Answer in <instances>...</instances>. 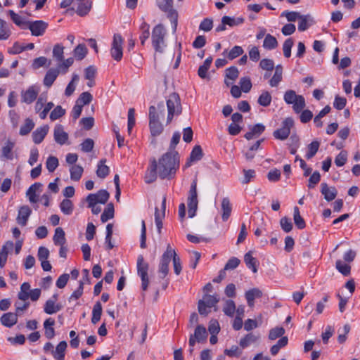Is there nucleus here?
I'll return each instance as SVG.
<instances>
[{
    "label": "nucleus",
    "instance_id": "obj_1",
    "mask_svg": "<svg viewBox=\"0 0 360 360\" xmlns=\"http://www.w3.org/2000/svg\"><path fill=\"white\" fill-rule=\"evenodd\" d=\"M179 167V156L176 151L167 152L157 162L158 174L160 179H171Z\"/></svg>",
    "mask_w": 360,
    "mask_h": 360
},
{
    "label": "nucleus",
    "instance_id": "obj_2",
    "mask_svg": "<svg viewBox=\"0 0 360 360\" xmlns=\"http://www.w3.org/2000/svg\"><path fill=\"white\" fill-rule=\"evenodd\" d=\"M166 103L167 107V124H169L172 121L174 116H178L181 114L182 106L180 97L176 93H172L169 95Z\"/></svg>",
    "mask_w": 360,
    "mask_h": 360
},
{
    "label": "nucleus",
    "instance_id": "obj_3",
    "mask_svg": "<svg viewBox=\"0 0 360 360\" xmlns=\"http://www.w3.org/2000/svg\"><path fill=\"white\" fill-rule=\"evenodd\" d=\"M167 32L162 24L155 25L151 34L152 45L156 52L162 53L166 46L165 38Z\"/></svg>",
    "mask_w": 360,
    "mask_h": 360
},
{
    "label": "nucleus",
    "instance_id": "obj_4",
    "mask_svg": "<svg viewBox=\"0 0 360 360\" xmlns=\"http://www.w3.org/2000/svg\"><path fill=\"white\" fill-rule=\"evenodd\" d=\"M156 4L163 12L167 13V18L171 21L173 32H176L178 25V13L173 8V0H156Z\"/></svg>",
    "mask_w": 360,
    "mask_h": 360
},
{
    "label": "nucleus",
    "instance_id": "obj_5",
    "mask_svg": "<svg viewBox=\"0 0 360 360\" xmlns=\"http://www.w3.org/2000/svg\"><path fill=\"white\" fill-rule=\"evenodd\" d=\"M283 100L287 104L292 105V109L295 113H300L306 106L304 96L297 94L294 90L286 91Z\"/></svg>",
    "mask_w": 360,
    "mask_h": 360
},
{
    "label": "nucleus",
    "instance_id": "obj_6",
    "mask_svg": "<svg viewBox=\"0 0 360 360\" xmlns=\"http://www.w3.org/2000/svg\"><path fill=\"white\" fill-rule=\"evenodd\" d=\"M219 302V297L217 294L211 295L205 293L202 300L198 303V312L200 315L207 316L210 312V309Z\"/></svg>",
    "mask_w": 360,
    "mask_h": 360
},
{
    "label": "nucleus",
    "instance_id": "obj_7",
    "mask_svg": "<svg viewBox=\"0 0 360 360\" xmlns=\"http://www.w3.org/2000/svg\"><path fill=\"white\" fill-rule=\"evenodd\" d=\"M148 118L149 127L151 135L153 136H158L160 135L164 130V127L162 124L159 121V114L157 112L155 106H150Z\"/></svg>",
    "mask_w": 360,
    "mask_h": 360
},
{
    "label": "nucleus",
    "instance_id": "obj_8",
    "mask_svg": "<svg viewBox=\"0 0 360 360\" xmlns=\"http://www.w3.org/2000/svg\"><path fill=\"white\" fill-rule=\"evenodd\" d=\"M137 274L141 280V289L143 291H146L149 285V278L148 271L149 269V264L144 259L143 255H140L137 258Z\"/></svg>",
    "mask_w": 360,
    "mask_h": 360
},
{
    "label": "nucleus",
    "instance_id": "obj_9",
    "mask_svg": "<svg viewBox=\"0 0 360 360\" xmlns=\"http://www.w3.org/2000/svg\"><path fill=\"white\" fill-rule=\"evenodd\" d=\"M207 338V333L205 327L202 325H198L195 329L194 333L190 335L189 338V353L191 354L193 352V347L196 342L203 343L205 342Z\"/></svg>",
    "mask_w": 360,
    "mask_h": 360
},
{
    "label": "nucleus",
    "instance_id": "obj_10",
    "mask_svg": "<svg viewBox=\"0 0 360 360\" xmlns=\"http://www.w3.org/2000/svg\"><path fill=\"white\" fill-rule=\"evenodd\" d=\"M198 204L197 179L195 178L191 183L189 195L188 197V214L189 217L192 218L195 215Z\"/></svg>",
    "mask_w": 360,
    "mask_h": 360
},
{
    "label": "nucleus",
    "instance_id": "obj_11",
    "mask_svg": "<svg viewBox=\"0 0 360 360\" xmlns=\"http://www.w3.org/2000/svg\"><path fill=\"white\" fill-rule=\"evenodd\" d=\"M124 39L121 34H115L113 40L111 44L110 55L112 58L116 61H120L123 56V45Z\"/></svg>",
    "mask_w": 360,
    "mask_h": 360
},
{
    "label": "nucleus",
    "instance_id": "obj_12",
    "mask_svg": "<svg viewBox=\"0 0 360 360\" xmlns=\"http://www.w3.org/2000/svg\"><path fill=\"white\" fill-rule=\"evenodd\" d=\"M293 125L294 120L292 117L285 118L282 122V127L274 131V138L279 140L286 139L289 136Z\"/></svg>",
    "mask_w": 360,
    "mask_h": 360
},
{
    "label": "nucleus",
    "instance_id": "obj_13",
    "mask_svg": "<svg viewBox=\"0 0 360 360\" xmlns=\"http://www.w3.org/2000/svg\"><path fill=\"white\" fill-rule=\"evenodd\" d=\"M48 24L43 20H35L28 22L27 28H28L33 36H41L45 32Z\"/></svg>",
    "mask_w": 360,
    "mask_h": 360
},
{
    "label": "nucleus",
    "instance_id": "obj_14",
    "mask_svg": "<svg viewBox=\"0 0 360 360\" xmlns=\"http://www.w3.org/2000/svg\"><path fill=\"white\" fill-rule=\"evenodd\" d=\"M109 193L106 190H99L96 193H90L87 195L86 200L90 201L91 204H105L109 199Z\"/></svg>",
    "mask_w": 360,
    "mask_h": 360
},
{
    "label": "nucleus",
    "instance_id": "obj_15",
    "mask_svg": "<svg viewBox=\"0 0 360 360\" xmlns=\"http://www.w3.org/2000/svg\"><path fill=\"white\" fill-rule=\"evenodd\" d=\"M39 89L34 86H30L26 91H22V102L27 104L32 103L37 97Z\"/></svg>",
    "mask_w": 360,
    "mask_h": 360
},
{
    "label": "nucleus",
    "instance_id": "obj_16",
    "mask_svg": "<svg viewBox=\"0 0 360 360\" xmlns=\"http://www.w3.org/2000/svg\"><path fill=\"white\" fill-rule=\"evenodd\" d=\"M157 161L155 158L150 160V167L148 169L145 174V182L146 184H151L157 179L158 175Z\"/></svg>",
    "mask_w": 360,
    "mask_h": 360
},
{
    "label": "nucleus",
    "instance_id": "obj_17",
    "mask_svg": "<svg viewBox=\"0 0 360 360\" xmlns=\"http://www.w3.org/2000/svg\"><path fill=\"white\" fill-rule=\"evenodd\" d=\"M53 136L55 141L60 145L65 144L68 139V134L64 131V128L61 124H56L55 126Z\"/></svg>",
    "mask_w": 360,
    "mask_h": 360
},
{
    "label": "nucleus",
    "instance_id": "obj_18",
    "mask_svg": "<svg viewBox=\"0 0 360 360\" xmlns=\"http://www.w3.org/2000/svg\"><path fill=\"white\" fill-rule=\"evenodd\" d=\"M31 213L32 210L28 205L21 206L18 210V217L16 218L18 224L22 226H25L27 224Z\"/></svg>",
    "mask_w": 360,
    "mask_h": 360
},
{
    "label": "nucleus",
    "instance_id": "obj_19",
    "mask_svg": "<svg viewBox=\"0 0 360 360\" xmlns=\"http://www.w3.org/2000/svg\"><path fill=\"white\" fill-rule=\"evenodd\" d=\"M93 0H84L73 6L76 8V13L79 16L87 15L92 8Z\"/></svg>",
    "mask_w": 360,
    "mask_h": 360
},
{
    "label": "nucleus",
    "instance_id": "obj_20",
    "mask_svg": "<svg viewBox=\"0 0 360 360\" xmlns=\"http://www.w3.org/2000/svg\"><path fill=\"white\" fill-rule=\"evenodd\" d=\"M321 193L323 195L325 200L328 202L334 200L338 195V191L335 187H329L326 183H321Z\"/></svg>",
    "mask_w": 360,
    "mask_h": 360
},
{
    "label": "nucleus",
    "instance_id": "obj_21",
    "mask_svg": "<svg viewBox=\"0 0 360 360\" xmlns=\"http://www.w3.org/2000/svg\"><path fill=\"white\" fill-rule=\"evenodd\" d=\"M18 316L16 313H4L0 318L1 323L5 327L11 328L17 323Z\"/></svg>",
    "mask_w": 360,
    "mask_h": 360
},
{
    "label": "nucleus",
    "instance_id": "obj_22",
    "mask_svg": "<svg viewBox=\"0 0 360 360\" xmlns=\"http://www.w3.org/2000/svg\"><path fill=\"white\" fill-rule=\"evenodd\" d=\"M49 127L48 125L37 128L32 133V140L35 144L41 143L49 132Z\"/></svg>",
    "mask_w": 360,
    "mask_h": 360
},
{
    "label": "nucleus",
    "instance_id": "obj_23",
    "mask_svg": "<svg viewBox=\"0 0 360 360\" xmlns=\"http://www.w3.org/2000/svg\"><path fill=\"white\" fill-rule=\"evenodd\" d=\"M259 339V334L249 333L240 340L239 345L242 349H245L248 347L250 345L256 343Z\"/></svg>",
    "mask_w": 360,
    "mask_h": 360
},
{
    "label": "nucleus",
    "instance_id": "obj_24",
    "mask_svg": "<svg viewBox=\"0 0 360 360\" xmlns=\"http://www.w3.org/2000/svg\"><path fill=\"white\" fill-rule=\"evenodd\" d=\"M203 157V152L200 146H195L190 154L189 159L186 162L185 167H188L193 162L200 160Z\"/></svg>",
    "mask_w": 360,
    "mask_h": 360
},
{
    "label": "nucleus",
    "instance_id": "obj_25",
    "mask_svg": "<svg viewBox=\"0 0 360 360\" xmlns=\"http://www.w3.org/2000/svg\"><path fill=\"white\" fill-rule=\"evenodd\" d=\"M262 296V292L257 288H254L246 291L245 294V299L250 307H252L254 306L255 298H260Z\"/></svg>",
    "mask_w": 360,
    "mask_h": 360
},
{
    "label": "nucleus",
    "instance_id": "obj_26",
    "mask_svg": "<svg viewBox=\"0 0 360 360\" xmlns=\"http://www.w3.org/2000/svg\"><path fill=\"white\" fill-rule=\"evenodd\" d=\"M15 146V142L11 140H7L4 146L1 148V159L2 160H13V149Z\"/></svg>",
    "mask_w": 360,
    "mask_h": 360
},
{
    "label": "nucleus",
    "instance_id": "obj_27",
    "mask_svg": "<svg viewBox=\"0 0 360 360\" xmlns=\"http://www.w3.org/2000/svg\"><path fill=\"white\" fill-rule=\"evenodd\" d=\"M239 71L235 66H231L226 70V77L224 83L226 86H230L238 77Z\"/></svg>",
    "mask_w": 360,
    "mask_h": 360
},
{
    "label": "nucleus",
    "instance_id": "obj_28",
    "mask_svg": "<svg viewBox=\"0 0 360 360\" xmlns=\"http://www.w3.org/2000/svg\"><path fill=\"white\" fill-rule=\"evenodd\" d=\"M265 130V126L262 124H256L250 127V131L245 134V138L248 140L252 139L262 134Z\"/></svg>",
    "mask_w": 360,
    "mask_h": 360
},
{
    "label": "nucleus",
    "instance_id": "obj_29",
    "mask_svg": "<svg viewBox=\"0 0 360 360\" xmlns=\"http://www.w3.org/2000/svg\"><path fill=\"white\" fill-rule=\"evenodd\" d=\"M60 72L57 68H50L46 73L44 78V84L47 87H51L56 79Z\"/></svg>",
    "mask_w": 360,
    "mask_h": 360
},
{
    "label": "nucleus",
    "instance_id": "obj_30",
    "mask_svg": "<svg viewBox=\"0 0 360 360\" xmlns=\"http://www.w3.org/2000/svg\"><path fill=\"white\" fill-rule=\"evenodd\" d=\"M60 304H56L55 300L51 299L48 300L44 306V311L47 314H53L62 309Z\"/></svg>",
    "mask_w": 360,
    "mask_h": 360
},
{
    "label": "nucleus",
    "instance_id": "obj_31",
    "mask_svg": "<svg viewBox=\"0 0 360 360\" xmlns=\"http://www.w3.org/2000/svg\"><path fill=\"white\" fill-rule=\"evenodd\" d=\"M221 218L224 221H226L231 216L232 206L229 198H224L221 200Z\"/></svg>",
    "mask_w": 360,
    "mask_h": 360
},
{
    "label": "nucleus",
    "instance_id": "obj_32",
    "mask_svg": "<svg viewBox=\"0 0 360 360\" xmlns=\"http://www.w3.org/2000/svg\"><path fill=\"white\" fill-rule=\"evenodd\" d=\"M55 325V321L52 318H48L44 322V335L46 338L51 340L55 336V330L53 326Z\"/></svg>",
    "mask_w": 360,
    "mask_h": 360
},
{
    "label": "nucleus",
    "instance_id": "obj_33",
    "mask_svg": "<svg viewBox=\"0 0 360 360\" xmlns=\"http://www.w3.org/2000/svg\"><path fill=\"white\" fill-rule=\"evenodd\" d=\"M298 20V30L300 32L307 30L314 22L309 15H301Z\"/></svg>",
    "mask_w": 360,
    "mask_h": 360
},
{
    "label": "nucleus",
    "instance_id": "obj_34",
    "mask_svg": "<svg viewBox=\"0 0 360 360\" xmlns=\"http://www.w3.org/2000/svg\"><path fill=\"white\" fill-rule=\"evenodd\" d=\"M175 255H176L175 250L172 248L169 244L167 245L165 252L161 257L160 264L169 266L171 259H173Z\"/></svg>",
    "mask_w": 360,
    "mask_h": 360
},
{
    "label": "nucleus",
    "instance_id": "obj_35",
    "mask_svg": "<svg viewBox=\"0 0 360 360\" xmlns=\"http://www.w3.org/2000/svg\"><path fill=\"white\" fill-rule=\"evenodd\" d=\"M106 160L101 159L97 166L96 175L101 179L105 178L110 172V168L105 165Z\"/></svg>",
    "mask_w": 360,
    "mask_h": 360
},
{
    "label": "nucleus",
    "instance_id": "obj_36",
    "mask_svg": "<svg viewBox=\"0 0 360 360\" xmlns=\"http://www.w3.org/2000/svg\"><path fill=\"white\" fill-rule=\"evenodd\" d=\"M60 211L65 215H71L74 210V205L72 200L65 198L60 203Z\"/></svg>",
    "mask_w": 360,
    "mask_h": 360
},
{
    "label": "nucleus",
    "instance_id": "obj_37",
    "mask_svg": "<svg viewBox=\"0 0 360 360\" xmlns=\"http://www.w3.org/2000/svg\"><path fill=\"white\" fill-rule=\"evenodd\" d=\"M212 62V58L209 57L206 58L203 64L199 67L198 70V75L200 78L205 79L207 77V71L210 68Z\"/></svg>",
    "mask_w": 360,
    "mask_h": 360
},
{
    "label": "nucleus",
    "instance_id": "obj_38",
    "mask_svg": "<svg viewBox=\"0 0 360 360\" xmlns=\"http://www.w3.org/2000/svg\"><path fill=\"white\" fill-rule=\"evenodd\" d=\"M141 34L139 36V39L141 41V45H144L145 41L149 38L150 36V25L143 21L139 27Z\"/></svg>",
    "mask_w": 360,
    "mask_h": 360
},
{
    "label": "nucleus",
    "instance_id": "obj_39",
    "mask_svg": "<svg viewBox=\"0 0 360 360\" xmlns=\"http://www.w3.org/2000/svg\"><path fill=\"white\" fill-rule=\"evenodd\" d=\"M65 234L63 229L58 227L55 230V233L53 238V243L56 245H65L66 242Z\"/></svg>",
    "mask_w": 360,
    "mask_h": 360
},
{
    "label": "nucleus",
    "instance_id": "obj_40",
    "mask_svg": "<svg viewBox=\"0 0 360 360\" xmlns=\"http://www.w3.org/2000/svg\"><path fill=\"white\" fill-rule=\"evenodd\" d=\"M8 13L11 16V20L16 25L20 27L22 29L27 28L28 21H25L22 17L15 13L12 10H9Z\"/></svg>",
    "mask_w": 360,
    "mask_h": 360
},
{
    "label": "nucleus",
    "instance_id": "obj_41",
    "mask_svg": "<svg viewBox=\"0 0 360 360\" xmlns=\"http://www.w3.org/2000/svg\"><path fill=\"white\" fill-rule=\"evenodd\" d=\"M42 186L41 183L37 182L31 185L26 192V195L28 197L31 202H36L37 201L36 192Z\"/></svg>",
    "mask_w": 360,
    "mask_h": 360
},
{
    "label": "nucleus",
    "instance_id": "obj_42",
    "mask_svg": "<svg viewBox=\"0 0 360 360\" xmlns=\"http://www.w3.org/2000/svg\"><path fill=\"white\" fill-rule=\"evenodd\" d=\"M278 41L275 37L270 34H267L265 36L263 47L267 50H272L278 46Z\"/></svg>",
    "mask_w": 360,
    "mask_h": 360
},
{
    "label": "nucleus",
    "instance_id": "obj_43",
    "mask_svg": "<svg viewBox=\"0 0 360 360\" xmlns=\"http://www.w3.org/2000/svg\"><path fill=\"white\" fill-rule=\"evenodd\" d=\"M243 53L244 51L241 46H234L229 52L227 51V50H225L223 52V55L225 56L226 54V57L229 60H232L236 58L237 57L243 55Z\"/></svg>",
    "mask_w": 360,
    "mask_h": 360
},
{
    "label": "nucleus",
    "instance_id": "obj_44",
    "mask_svg": "<svg viewBox=\"0 0 360 360\" xmlns=\"http://www.w3.org/2000/svg\"><path fill=\"white\" fill-rule=\"evenodd\" d=\"M244 262L246 266L251 269L254 273L257 271V260L256 258L253 257L251 252H247L244 256Z\"/></svg>",
    "mask_w": 360,
    "mask_h": 360
},
{
    "label": "nucleus",
    "instance_id": "obj_45",
    "mask_svg": "<svg viewBox=\"0 0 360 360\" xmlns=\"http://www.w3.org/2000/svg\"><path fill=\"white\" fill-rule=\"evenodd\" d=\"M34 122L30 118H27L24 124L20 127L19 134L21 136H26L29 134L34 127Z\"/></svg>",
    "mask_w": 360,
    "mask_h": 360
},
{
    "label": "nucleus",
    "instance_id": "obj_46",
    "mask_svg": "<svg viewBox=\"0 0 360 360\" xmlns=\"http://www.w3.org/2000/svg\"><path fill=\"white\" fill-rule=\"evenodd\" d=\"M102 315V305L100 302H96L92 310L91 323L96 324L101 319Z\"/></svg>",
    "mask_w": 360,
    "mask_h": 360
},
{
    "label": "nucleus",
    "instance_id": "obj_47",
    "mask_svg": "<svg viewBox=\"0 0 360 360\" xmlns=\"http://www.w3.org/2000/svg\"><path fill=\"white\" fill-rule=\"evenodd\" d=\"M331 110V108L330 105L325 106L317 115L315 116L314 118V123L315 126L318 128H320L323 126V122L321 121V118L323 117L325 115L328 114Z\"/></svg>",
    "mask_w": 360,
    "mask_h": 360
},
{
    "label": "nucleus",
    "instance_id": "obj_48",
    "mask_svg": "<svg viewBox=\"0 0 360 360\" xmlns=\"http://www.w3.org/2000/svg\"><path fill=\"white\" fill-rule=\"evenodd\" d=\"M30 285L27 282L23 283L20 286V291L18 294L19 300L25 302L29 299Z\"/></svg>",
    "mask_w": 360,
    "mask_h": 360
},
{
    "label": "nucleus",
    "instance_id": "obj_49",
    "mask_svg": "<svg viewBox=\"0 0 360 360\" xmlns=\"http://www.w3.org/2000/svg\"><path fill=\"white\" fill-rule=\"evenodd\" d=\"M114 217V206L112 203H109L105 208L101 216V220L103 223L106 222Z\"/></svg>",
    "mask_w": 360,
    "mask_h": 360
},
{
    "label": "nucleus",
    "instance_id": "obj_50",
    "mask_svg": "<svg viewBox=\"0 0 360 360\" xmlns=\"http://www.w3.org/2000/svg\"><path fill=\"white\" fill-rule=\"evenodd\" d=\"M83 167L79 165H72L70 169V178L73 181H79L83 173Z\"/></svg>",
    "mask_w": 360,
    "mask_h": 360
},
{
    "label": "nucleus",
    "instance_id": "obj_51",
    "mask_svg": "<svg viewBox=\"0 0 360 360\" xmlns=\"http://www.w3.org/2000/svg\"><path fill=\"white\" fill-rule=\"evenodd\" d=\"M271 94L267 91H264L259 96L257 102L260 105L267 107L271 104Z\"/></svg>",
    "mask_w": 360,
    "mask_h": 360
},
{
    "label": "nucleus",
    "instance_id": "obj_52",
    "mask_svg": "<svg viewBox=\"0 0 360 360\" xmlns=\"http://www.w3.org/2000/svg\"><path fill=\"white\" fill-rule=\"evenodd\" d=\"M288 339L287 337L281 338L276 342V344L271 347V354L274 356L276 355L278 353L281 348L284 347L288 345Z\"/></svg>",
    "mask_w": 360,
    "mask_h": 360
},
{
    "label": "nucleus",
    "instance_id": "obj_53",
    "mask_svg": "<svg viewBox=\"0 0 360 360\" xmlns=\"http://www.w3.org/2000/svg\"><path fill=\"white\" fill-rule=\"evenodd\" d=\"M293 215H294L293 216L294 222H295L296 226L299 229H303L305 227L306 224H305L304 219L301 217V215L300 214L299 208L297 207H294V214Z\"/></svg>",
    "mask_w": 360,
    "mask_h": 360
},
{
    "label": "nucleus",
    "instance_id": "obj_54",
    "mask_svg": "<svg viewBox=\"0 0 360 360\" xmlns=\"http://www.w3.org/2000/svg\"><path fill=\"white\" fill-rule=\"evenodd\" d=\"M319 146L320 143L318 141H314L309 144L307 147L308 151L305 155L306 158L308 160L312 158L317 153Z\"/></svg>",
    "mask_w": 360,
    "mask_h": 360
},
{
    "label": "nucleus",
    "instance_id": "obj_55",
    "mask_svg": "<svg viewBox=\"0 0 360 360\" xmlns=\"http://www.w3.org/2000/svg\"><path fill=\"white\" fill-rule=\"evenodd\" d=\"M166 209V197L165 196L162 199L161 207H155V221L162 220L165 218Z\"/></svg>",
    "mask_w": 360,
    "mask_h": 360
},
{
    "label": "nucleus",
    "instance_id": "obj_56",
    "mask_svg": "<svg viewBox=\"0 0 360 360\" xmlns=\"http://www.w3.org/2000/svg\"><path fill=\"white\" fill-rule=\"evenodd\" d=\"M223 311L226 316L232 317L236 311L235 302L231 300H226L223 308Z\"/></svg>",
    "mask_w": 360,
    "mask_h": 360
},
{
    "label": "nucleus",
    "instance_id": "obj_57",
    "mask_svg": "<svg viewBox=\"0 0 360 360\" xmlns=\"http://www.w3.org/2000/svg\"><path fill=\"white\" fill-rule=\"evenodd\" d=\"M86 54L87 49L84 44H79L75 47L74 50V55L75 58L79 60H82Z\"/></svg>",
    "mask_w": 360,
    "mask_h": 360
},
{
    "label": "nucleus",
    "instance_id": "obj_58",
    "mask_svg": "<svg viewBox=\"0 0 360 360\" xmlns=\"http://www.w3.org/2000/svg\"><path fill=\"white\" fill-rule=\"evenodd\" d=\"M92 99V95L89 92L86 91L82 93L79 95V98L76 101V103L83 106L84 105L90 103Z\"/></svg>",
    "mask_w": 360,
    "mask_h": 360
},
{
    "label": "nucleus",
    "instance_id": "obj_59",
    "mask_svg": "<svg viewBox=\"0 0 360 360\" xmlns=\"http://www.w3.org/2000/svg\"><path fill=\"white\" fill-rule=\"evenodd\" d=\"M336 269L344 276L350 274L351 266L341 260H338L335 264Z\"/></svg>",
    "mask_w": 360,
    "mask_h": 360
},
{
    "label": "nucleus",
    "instance_id": "obj_60",
    "mask_svg": "<svg viewBox=\"0 0 360 360\" xmlns=\"http://www.w3.org/2000/svg\"><path fill=\"white\" fill-rule=\"evenodd\" d=\"M50 65L51 61L48 63V59L46 57L41 56L33 60L32 66L34 69L37 70L44 66L49 67Z\"/></svg>",
    "mask_w": 360,
    "mask_h": 360
},
{
    "label": "nucleus",
    "instance_id": "obj_61",
    "mask_svg": "<svg viewBox=\"0 0 360 360\" xmlns=\"http://www.w3.org/2000/svg\"><path fill=\"white\" fill-rule=\"evenodd\" d=\"M221 22H223L226 25H229L230 27H234V26H236V25H238L243 23V19L240 18L235 19L234 18H231V17L225 15V16L222 17Z\"/></svg>",
    "mask_w": 360,
    "mask_h": 360
},
{
    "label": "nucleus",
    "instance_id": "obj_62",
    "mask_svg": "<svg viewBox=\"0 0 360 360\" xmlns=\"http://www.w3.org/2000/svg\"><path fill=\"white\" fill-rule=\"evenodd\" d=\"M58 166V160L55 156H49L46 162V169L49 172H53Z\"/></svg>",
    "mask_w": 360,
    "mask_h": 360
},
{
    "label": "nucleus",
    "instance_id": "obj_63",
    "mask_svg": "<svg viewBox=\"0 0 360 360\" xmlns=\"http://www.w3.org/2000/svg\"><path fill=\"white\" fill-rule=\"evenodd\" d=\"M224 353L229 357H239L241 356L243 351L237 345H233L230 349H224Z\"/></svg>",
    "mask_w": 360,
    "mask_h": 360
},
{
    "label": "nucleus",
    "instance_id": "obj_64",
    "mask_svg": "<svg viewBox=\"0 0 360 360\" xmlns=\"http://www.w3.org/2000/svg\"><path fill=\"white\" fill-rule=\"evenodd\" d=\"M64 47L60 44H56L53 49V56L55 58L58 62H62L63 60V53H64Z\"/></svg>",
    "mask_w": 360,
    "mask_h": 360
}]
</instances>
